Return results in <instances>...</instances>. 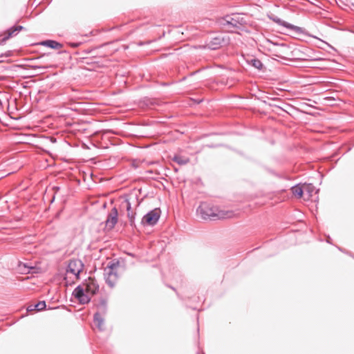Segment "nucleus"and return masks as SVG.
<instances>
[{
	"label": "nucleus",
	"mask_w": 354,
	"mask_h": 354,
	"mask_svg": "<svg viewBox=\"0 0 354 354\" xmlns=\"http://www.w3.org/2000/svg\"><path fill=\"white\" fill-rule=\"evenodd\" d=\"M197 214L203 219H223L230 218L232 216V212H225L218 209L216 206L207 203H202L197 208Z\"/></svg>",
	"instance_id": "obj_1"
},
{
	"label": "nucleus",
	"mask_w": 354,
	"mask_h": 354,
	"mask_svg": "<svg viewBox=\"0 0 354 354\" xmlns=\"http://www.w3.org/2000/svg\"><path fill=\"white\" fill-rule=\"evenodd\" d=\"M98 311L94 314L93 322L99 330H104V316L106 313V301L102 300L97 306Z\"/></svg>",
	"instance_id": "obj_2"
},
{
	"label": "nucleus",
	"mask_w": 354,
	"mask_h": 354,
	"mask_svg": "<svg viewBox=\"0 0 354 354\" xmlns=\"http://www.w3.org/2000/svg\"><path fill=\"white\" fill-rule=\"evenodd\" d=\"M160 210L158 208H156L149 211L142 218L141 224L142 225H155L160 219Z\"/></svg>",
	"instance_id": "obj_3"
},
{
	"label": "nucleus",
	"mask_w": 354,
	"mask_h": 354,
	"mask_svg": "<svg viewBox=\"0 0 354 354\" xmlns=\"http://www.w3.org/2000/svg\"><path fill=\"white\" fill-rule=\"evenodd\" d=\"M84 263L77 259H73L69 261L66 269L67 273L73 274L76 279H79L80 272L83 270Z\"/></svg>",
	"instance_id": "obj_4"
},
{
	"label": "nucleus",
	"mask_w": 354,
	"mask_h": 354,
	"mask_svg": "<svg viewBox=\"0 0 354 354\" xmlns=\"http://www.w3.org/2000/svg\"><path fill=\"white\" fill-rule=\"evenodd\" d=\"M270 19L272 21L277 24L278 25L281 26L288 30H292V31L295 32L296 33L301 34V33L304 32L303 28H301V27L295 26L293 24H291L288 22H286V21L282 20L281 19L279 18L277 16L273 15L272 17H270Z\"/></svg>",
	"instance_id": "obj_5"
},
{
	"label": "nucleus",
	"mask_w": 354,
	"mask_h": 354,
	"mask_svg": "<svg viewBox=\"0 0 354 354\" xmlns=\"http://www.w3.org/2000/svg\"><path fill=\"white\" fill-rule=\"evenodd\" d=\"M118 221V212L115 207H113L107 215L105 226L108 230H112Z\"/></svg>",
	"instance_id": "obj_6"
},
{
	"label": "nucleus",
	"mask_w": 354,
	"mask_h": 354,
	"mask_svg": "<svg viewBox=\"0 0 354 354\" xmlns=\"http://www.w3.org/2000/svg\"><path fill=\"white\" fill-rule=\"evenodd\" d=\"M228 44V39H225L221 36H218L212 38L207 44V46L211 50H216L223 46Z\"/></svg>",
	"instance_id": "obj_7"
},
{
	"label": "nucleus",
	"mask_w": 354,
	"mask_h": 354,
	"mask_svg": "<svg viewBox=\"0 0 354 354\" xmlns=\"http://www.w3.org/2000/svg\"><path fill=\"white\" fill-rule=\"evenodd\" d=\"M119 266V262L111 261L108 263V265L104 268V278L106 276L113 275L117 274V268Z\"/></svg>",
	"instance_id": "obj_8"
},
{
	"label": "nucleus",
	"mask_w": 354,
	"mask_h": 354,
	"mask_svg": "<svg viewBox=\"0 0 354 354\" xmlns=\"http://www.w3.org/2000/svg\"><path fill=\"white\" fill-rule=\"evenodd\" d=\"M225 21V24L234 28H238L240 25H241L240 16L239 15H234L232 17H227Z\"/></svg>",
	"instance_id": "obj_9"
},
{
	"label": "nucleus",
	"mask_w": 354,
	"mask_h": 354,
	"mask_svg": "<svg viewBox=\"0 0 354 354\" xmlns=\"http://www.w3.org/2000/svg\"><path fill=\"white\" fill-rule=\"evenodd\" d=\"M121 207L125 208L127 211L128 212L127 216L129 218V221L131 222V225L133 224V220L135 218L133 213L131 212V205L128 199H124L120 205Z\"/></svg>",
	"instance_id": "obj_10"
},
{
	"label": "nucleus",
	"mask_w": 354,
	"mask_h": 354,
	"mask_svg": "<svg viewBox=\"0 0 354 354\" xmlns=\"http://www.w3.org/2000/svg\"><path fill=\"white\" fill-rule=\"evenodd\" d=\"M86 290L92 295H94L98 292L99 286L96 281L89 278V281L86 283Z\"/></svg>",
	"instance_id": "obj_11"
},
{
	"label": "nucleus",
	"mask_w": 354,
	"mask_h": 354,
	"mask_svg": "<svg viewBox=\"0 0 354 354\" xmlns=\"http://www.w3.org/2000/svg\"><path fill=\"white\" fill-rule=\"evenodd\" d=\"M41 45L53 49H60L63 46V45L61 43L50 39L41 41Z\"/></svg>",
	"instance_id": "obj_12"
},
{
	"label": "nucleus",
	"mask_w": 354,
	"mask_h": 354,
	"mask_svg": "<svg viewBox=\"0 0 354 354\" xmlns=\"http://www.w3.org/2000/svg\"><path fill=\"white\" fill-rule=\"evenodd\" d=\"M118 276V274L113 275L106 276L104 279L106 283L111 287L113 288L115 285Z\"/></svg>",
	"instance_id": "obj_13"
},
{
	"label": "nucleus",
	"mask_w": 354,
	"mask_h": 354,
	"mask_svg": "<svg viewBox=\"0 0 354 354\" xmlns=\"http://www.w3.org/2000/svg\"><path fill=\"white\" fill-rule=\"evenodd\" d=\"M173 160L180 165H185L189 161L188 158L183 157L179 155L174 156Z\"/></svg>",
	"instance_id": "obj_14"
},
{
	"label": "nucleus",
	"mask_w": 354,
	"mask_h": 354,
	"mask_svg": "<svg viewBox=\"0 0 354 354\" xmlns=\"http://www.w3.org/2000/svg\"><path fill=\"white\" fill-rule=\"evenodd\" d=\"M304 192V187L302 188L301 187H300L299 185H296V186H294L292 187V194L295 196H297L298 198H300L302 196Z\"/></svg>",
	"instance_id": "obj_15"
},
{
	"label": "nucleus",
	"mask_w": 354,
	"mask_h": 354,
	"mask_svg": "<svg viewBox=\"0 0 354 354\" xmlns=\"http://www.w3.org/2000/svg\"><path fill=\"white\" fill-rule=\"evenodd\" d=\"M272 44L278 48V49L276 50V51L278 53H286V52L289 50V47L286 44Z\"/></svg>",
	"instance_id": "obj_16"
},
{
	"label": "nucleus",
	"mask_w": 354,
	"mask_h": 354,
	"mask_svg": "<svg viewBox=\"0 0 354 354\" xmlns=\"http://www.w3.org/2000/svg\"><path fill=\"white\" fill-rule=\"evenodd\" d=\"M84 294V290L80 286L76 287L73 292V295L77 299H79L80 297H82Z\"/></svg>",
	"instance_id": "obj_17"
},
{
	"label": "nucleus",
	"mask_w": 354,
	"mask_h": 354,
	"mask_svg": "<svg viewBox=\"0 0 354 354\" xmlns=\"http://www.w3.org/2000/svg\"><path fill=\"white\" fill-rule=\"evenodd\" d=\"M24 28L21 26H17L16 27L11 28L8 31V36L7 38L12 37L13 35H16L21 30Z\"/></svg>",
	"instance_id": "obj_18"
},
{
	"label": "nucleus",
	"mask_w": 354,
	"mask_h": 354,
	"mask_svg": "<svg viewBox=\"0 0 354 354\" xmlns=\"http://www.w3.org/2000/svg\"><path fill=\"white\" fill-rule=\"evenodd\" d=\"M46 307V302L44 301H40L34 306V309L40 311L45 309Z\"/></svg>",
	"instance_id": "obj_19"
},
{
	"label": "nucleus",
	"mask_w": 354,
	"mask_h": 354,
	"mask_svg": "<svg viewBox=\"0 0 354 354\" xmlns=\"http://www.w3.org/2000/svg\"><path fill=\"white\" fill-rule=\"evenodd\" d=\"M251 64L255 68L261 69L263 67L262 62L258 59H252L251 60Z\"/></svg>",
	"instance_id": "obj_20"
},
{
	"label": "nucleus",
	"mask_w": 354,
	"mask_h": 354,
	"mask_svg": "<svg viewBox=\"0 0 354 354\" xmlns=\"http://www.w3.org/2000/svg\"><path fill=\"white\" fill-rule=\"evenodd\" d=\"M315 187L311 185H307L304 187V192H307L310 196H313V192H314Z\"/></svg>",
	"instance_id": "obj_21"
},
{
	"label": "nucleus",
	"mask_w": 354,
	"mask_h": 354,
	"mask_svg": "<svg viewBox=\"0 0 354 354\" xmlns=\"http://www.w3.org/2000/svg\"><path fill=\"white\" fill-rule=\"evenodd\" d=\"M82 304H87L90 301V298L84 293L82 297L77 299Z\"/></svg>",
	"instance_id": "obj_22"
},
{
	"label": "nucleus",
	"mask_w": 354,
	"mask_h": 354,
	"mask_svg": "<svg viewBox=\"0 0 354 354\" xmlns=\"http://www.w3.org/2000/svg\"><path fill=\"white\" fill-rule=\"evenodd\" d=\"M80 44H81V43H80V42H70L69 43V45L73 48H77Z\"/></svg>",
	"instance_id": "obj_23"
},
{
	"label": "nucleus",
	"mask_w": 354,
	"mask_h": 354,
	"mask_svg": "<svg viewBox=\"0 0 354 354\" xmlns=\"http://www.w3.org/2000/svg\"><path fill=\"white\" fill-rule=\"evenodd\" d=\"M33 310V308H32L31 306L28 308V310Z\"/></svg>",
	"instance_id": "obj_24"
}]
</instances>
